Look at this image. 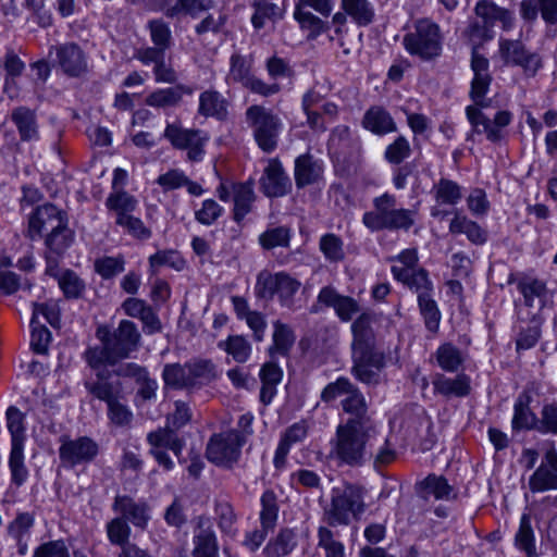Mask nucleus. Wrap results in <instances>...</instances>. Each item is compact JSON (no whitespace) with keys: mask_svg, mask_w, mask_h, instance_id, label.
Instances as JSON below:
<instances>
[{"mask_svg":"<svg viewBox=\"0 0 557 557\" xmlns=\"http://www.w3.org/2000/svg\"><path fill=\"white\" fill-rule=\"evenodd\" d=\"M184 94L191 95L193 89L185 85L161 88L149 94L145 103L153 108L175 107L181 102Z\"/></svg>","mask_w":557,"mask_h":557,"instance_id":"31","label":"nucleus"},{"mask_svg":"<svg viewBox=\"0 0 557 557\" xmlns=\"http://www.w3.org/2000/svg\"><path fill=\"white\" fill-rule=\"evenodd\" d=\"M223 212V207L215 200L206 199L202 201L201 207L195 211V220L205 226H210L222 216Z\"/></svg>","mask_w":557,"mask_h":557,"instance_id":"59","label":"nucleus"},{"mask_svg":"<svg viewBox=\"0 0 557 557\" xmlns=\"http://www.w3.org/2000/svg\"><path fill=\"white\" fill-rule=\"evenodd\" d=\"M106 206L115 211L116 218H121V214H131L136 209L137 200L126 191H119L107 198Z\"/></svg>","mask_w":557,"mask_h":557,"instance_id":"55","label":"nucleus"},{"mask_svg":"<svg viewBox=\"0 0 557 557\" xmlns=\"http://www.w3.org/2000/svg\"><path fill=\"white\" fill-rule=\"evenodd\" d=\"M234 209L233 219L239 223L252 210L256 200L253 185L251 182L232 183Z\"/></svg>","mask_w":557,"mask_h":557,"instance_id":"28","label":"nucleus"},{"mask_svg":"<svg viewBox=\"0 0 557 557\" xmlns=\"http://www.w3.org/2000/svg\"><path fill=\"white\" fill-rule=\"evenodd\" d=\"M318 302L333 308L338 319L348 322L360 312L359 302L350 296L339 294L332 286H324L318 295Z\"/></svg>","mask_w":557,"mask_h":557,"instance_id":"18","label":"nucleus"},{"mask_svg":"<svg viewBox=\"0 0 557 557\" xmlns=\"http://www.w3.org/2000/svg\"><path fill=\"white\" fill-rule=\"evenodd\" d=\"M410 153L411 147L408 139L404 136H398L386 147L384 157L392 164H400L405 159L409 158Z\"/></svg>","mask_w":557,"mask_h":557,"instance_id":"64","label":"nucleus"},{"mask_svg":"<svg viewBox=\"0 0 557 557\" xmlns=\"http://www.w3.org/2000/svg\"><path fill=\"white\" fill-rule=\"evenodd\" d=\"M294 17L299 23L300 28L308 32V39H315L330 28L327 22L308 10H295Z\"/></svg>","mask_w":557,"mask_h":557,"instance_id":"39","label":"nucleus"},{"mask_svg":"<svg viewBox=\"0 0 557 557\" xmlns=\"http://www.w3.org/2000/svg\"><path fill=\"white\" fill-rule=\"evenodd\" d=\"M188 363L189 386L201 387L219 377L216 366L208 359H196Z\"/></svg>","mask_w":557,"mask_h":557,"instance_id":"32","label":"nucleus"},{"mask_svg":"<svg viewBox=\"0 0 557 557\" xmlns=\"http://www.w3.org/2000/svg\"><path fill=\"white\" fill-rule=\"evenodd\" d=\"M432 383L435 393L447 398L466 397L471 391L470 377L465 373L458 374L453 379L437 373Z\"/></svg>","mask_w":557,"mask_h":557,"instance_id":"24","label":"nucleus"},{"mask_svg":"<svg viewBox=\"0 0 557 557\" xmlns=\"http://www.w3.org/2000/svg\"><path fill=\"white\" fill-rule=\"evenodd\" d=\"M516 545L529 557L535 555L534 533L531 525V518L523 513L520 519V525L515 537Z\"/></svg>","mask_w":557,"mask_h":557,"instance_id":"52","label":"nucleus"},{"mask_svg":"<svg viewBox=\"0 0 557 557\" xmlns=\"http://www.w3.org/2000/svg\"><path fill=\"white\" fill-rule=\"evenodd\" d=\"M260 524L274 530L278 516L277 498L273 491L267 490L261 496Z\"/></svg>","mask_w":557,"mask_h":557,"instance_id":"50","label":"nucleus"},{"mask_svg":"<svg viewBox=\"0 0 557 557\" xmlns=\"http://www.w3.org/2000/svg\"><path fill=\"white\" fill-rule=\"evenodd\" d=\"M295 535L289 529L282 530L275 540L271 541L265 550L270 556L283 557L288 555L295 546Z\"/></svg>","mask_w":557,"mask_h":557,"instance_id":"54","label":"nucleus"},{"mask_svg":"<svg viewBox=\"0 0 557 557\" xmlns=\"http://www.w3.org/2000/svg\"><path fill=\"white\" fill-rule=\"evenodd\" d=\"M396 458V451L389 444L387 436L381 434L379 431V440L375 441V447L373 448L372 459L375 468L385 466L394 461Z\"/></svg>","mask_w":557,"mask_h":557,"instance_id":"61","label":"nucleus"},{"mask_svg":"<svg viewBox=\"0 0 557 557\" xmlns=\"http://www.w3.org/2000/svg\"><path fill=\"white\" fill-rule=\"evenodd\" d=\"M436 361L446 372H456L463 362L459 348L450 343L441 345L435 352Z\"/></svg>","mask_w":557,"mask_h":557,"instance_id":"43","label":"nucleus"},{"mask_svg":"<svg viewBox=\"0 0 557 557\" xmlns=\"http://www.w3.org/2000/svg\"><path fill=\"white\" fill-rule=\"evenodd\" d=\"M403 44L410 55L423 61L434 60L442 53L441 28L430 18H420L416 21L413 30L404 36Z\"/></svg>","mask_w":557,"mask_h":557,"instance_id":"6","label":"nucleus"},{"mask_svg":"<svg viewBox=\"0 0 557 557\" xmlns=\"http://www.w3.org/2000/svg\"><path fill=\"white\" fill-rule=\"evenodd\" d=\"M147 442L151 449H170L178 458L180 462L182 450L185 445L184 441L177 436L175 430L169 425L166 428H159L147 435Z\"/></svg>","mask_w":557,"mask_h":557,"instance_id":"27","label":"nucleus"},{"mask_svg":"<svg viewBox=\"0 0 557 557\" xmlns=\"http://www.w3.org/2000/svg\"><path fill=\"white\" fill-rule=\"evenodd\" d=\"M106 532L110 544L122 547L129 542L131 527L120 515L106 524Z\"/></svg>","mask_w":557,"mask_h":557,"instance_id":"47","label":"nucleus"},{"mask_svg":"<svg viewBox=\"0 0 557 557\" xmlns=\"http://www.w3.org/2000/svg\"><path fill=\"white\" fill-rule=\"evenodd\" d=\"M230 64L231 67L226 78L227 82L240 83L244 86L252 76L250 74L249 61L240 54H233L231 57Z\"/></svg>","mask_w":557,"mask_h":557,"instance_id":"58","label":"nucleus"},{"mask_svg":"<svg viewBox=\"0 0 557 557\" xmlns=\"http://www.w3.org/2000/svg\"><path fill=\"white\" fill-rule=\"evenodd\" d=\"M319 247L325 259L331 262L342 261L345 257L343 240L333 233L323 235L320 238Z\"/></svg>","mask_w":557,"mask_h":557,"instance_id":"57","label":"nucleus"},{"mask_svg":"<svg viewBox=\"0 0 557 557\" xmlns=\"http://www.w3.org/2000/svg\"><path fill=\"white\" fill-rule=\"evenodd\" d=\"M198 114L205 117L224 120L227 115V101L216 90H205L199 95Z\"/></svg>","mask_w":557,"mask_h":557,"instance_id":"30","label":"nucleus"},{"mask_svg":"<svg viewBox=\"0 0 557 557\" xmlns=\"http://www.w3.org/2000/svg\"><path fill=\"white\" fill-rule=\"evenodd\" d=\"M362 126L371 133L383 136L397 131L392 115L382 107L374 106L368 109L362 119Z\"/></svg>","mask_w":557,"mask_h":557,"instance_id":"25","label":"nucleus"},{"mask_svg":"<svg viewBox=\"0 0 557 557\" xmlns=\"http://www.w3.org/2000/svg\"><path fill=\"white\" fill-rule=\"evenodd\" d=\"M273 344L269 347V355L274 359L276 355L287 356L295 343V335L293 330L281 321L273 323Z\"/></svg>","mask_w":557,"mask_h":557,"instance_id":"34","label":"nucleus"},{"mask_svg":"<svg viewBox=\"0 0 557 557\" xmlns=\"http://www.w3.org/2000/svg\"><path fill=\"white\" fill-rule=\"evenodd\" d=\"M532 492L557 490V453L548 450L540 467L529 480Z\"/></svg>","mask_w":557,"mask_h":557,"instance_id":"20","label":"nucleus"},{"mask_svg":"<svg viewBox=\"0 0 557 557\" xmlns=\"http://www.w3.org/2000/svg\"><path fill=\"white\" fill-rule=\"evenodd\" d=\"M517 287L523 296L525 306L534 307L536 300L542 306L546 295V285L542 281L535 278L522 280Z\"/></svg>","mask_w":557,"mask_h":557,"instance_id":"45","label":"nucleus"},{"mask_svg":"<svg viewBox=\"0 0 557 557\" xmlns=\"http://www.w3.org/2000/svg\"><path fill=\"white\" fill-rule=\"evenodd\" d=\"M115 222L135 238L146 240L151 237V231L145 226L139 218L134 216L132 213L127 215L121 214V218H116Z\"/></svg>","mask_w":557,"mask_h":557,"instance_id":"63","label":"nucleus"},{"mask_svg":"<svg viewBox=\"0 0 557 557\" xmlns=\"http://www.w3.org/2000/svg\"><path fill=\"white\" fill-rule=\"evenodd\" d=\"M290 231L285 226L269 228L259 236V243L264 249L288 247Z\"/></svg>","mask_w":557,"mask_h":557,"instance_id":"53","label":"nucleus"},{"mask_svg":"<svg viewBox=\"0 0 557 557\" xmlns=\"http://www.w3.org/2000/svg\"><path fill=\"white\" fill-rule=\"evenodd\" d=\"M537 432L542 434L557 435V403L543 405L537 423Z\"/></svg>","mask_w":557,"mask_h":557,"instance_id":"60","label":"nucleus"},{"mask_svg":"<svg viewBox=\"0 0 557 557\" xmlns=\"http://www.w3.org/2000/svg\"><path fill=\"white\" fill-rule=\"evenodd\" d=\"M465 34L472 45L470 66L473 78L469 96L478 104L484 106L482 98L487 94L493 78L490 73V61L479 52V49L493 39L494 30L492 26L480 20L471 22Z\"/></svg>","mask_w":557,"mask_h":557,"instance_id":"3","label":"nucleus"},{"mask_svg":"<svg viewBox=\"0 0 557 557\" xmlns=\"http://www.w3.org/2000/svg\"><path fill=\"white\" fill-rule=\"evenodd\" d=\"M66 220L64 213L52 203L38 207L28 221V235L32 239L41 236L44 232L58 230Z\"/></svg>","mask_w":557,"mask_h":557,"instance_id":"17","label":"nucleus"},{"mask_svg":"<svg viewBox=\"0 0 557 557\" xmlns=\"http://www.w3.org/2000/svg\"><path fill=\"white\" fill-rule=\"evenodd\" d=\"M8 430L11 434V448L24 447L25 426L24 414L16 407L7 410Z\"/></svg>","mask_w":557,"mask_h":557,"instance_id":"44","label":"nucleus"},{"mask_svg":"<svg viewBox=\"0 0 557 557\" xmlns=\"http://www.w3.org/2000/svg\"><path fill=\"white\" fill-rule=\"evenodd\" d=\"M363 510L362 490L355 485H347L343 490L333 492L327 510L329 522L332 525H346L350 522V517H358Z\"/></svg>","mask_w":557,"mask_h":557,"instance_id":"10","label":"nucleus"},{"mask_svg":"<svg viewBox=\"0 0 557 557\" xmlns=\"http://www.w3.org/2000/svg\"><path fill=\"white\" fill-rule=\"evenodd\" d=\"M449 232L454 235H466L474 245H483L487 240L486 231L459 211L454 212V218L449 223Z\"/></svg>","mask_w":557,"mask_h":557,"instance_id":"26","label":"nucleus"},{"mask_svg":"<svg viewBox=\"0 0 557 557\" xmlns=\"http://www.w3.org/2000/svg\"><path fill=\"white\" fill-rule=\"evenodd\" d=\"M96 334L101 346L90 347L85 351L86 362L92 369L103 364L114 366L128 358L139 348L141 339L136 324L129 320H121L113 331L99 327Z\"/></svg>","mask_w":557,"mask_h":557,"instance_id":"2","label":"nucleus"},{"mask_svg":"<svg viewBox=\"0 0 557 557\" xmlns=\"http://www.w3.org/2000/svg\"><path fill=\"white\" fill-rule=\"evenodd\" d=\"M498 54L507 66H520L528 76H534L542 67L539 53L527 49L518 39L499 38Z\"/></svg>","mask_w":557,"mask_h":557,"instance_id":"13","label":"nucleus"},{"mask_svg":"<svg viewBox=\"0 0 557 557\" xmlns=\"http://www.w3.org/2000/svg\"><path fill=\"white\" fill-rule=\"evenodd\" d=\"M539 418L530 408V397L520 396L513 406L511 426L515 431L535 430L537 431Z\"/></svg>","mask_w":557,"mask_h":557,"instance_id":"33","label":"nucleus"},{"mask_svg":"<svg viewBox=\"0 0 557 557\" xmlns=\"http://www.w3.org/2000/svg\"><path fill=\"white\" fill-rule=\"evenodd\" d=\"M193 557H218V543L210 521L199 517L194 534Z\"/></svg>","mask_w":557,"mask_h":557,"instance_id":"21","label":"nucleus"},{"mask_svg":"<svg viewBox=\"0 0 557 557\" xmlns=\"http://www.w3.org/2000/svg\"><path fill=\"white\" fill-rule=\"evenodd\" d=\"M53 53V66L67 77L78 78L88 73V57L78 44L71 41L54 45L50 48L49 55Z\"/></svg>","mask_w":557,"mask_h":557,"instance_id":"12","label":"nucleus"},{"mask_svg":"<svg viewBox=\"0 0 557 557\" xmlns=\"http://www.w3.org/2000/svg\"><path fill=\"white\" fill-rule=\"evenodd\" d=\"M342 407L346 413L351 416L347 420L373 421L368 416V405L366 398L356 385L352 387V391L346 396V398L343 399Z\"/></svg>","mask_w":557,"mask_h":557,"instance_id":"38","label":"nucleus"},{"mask_svg":"<svg viewBox=\"0 0 557 557\" xmlns=\"http://www.w3.org/2000/svg\"><path fill=\"white\" fill-rule=\"evenodd\" d=\"M152 44L164 50L171 48L173 44L172 32L166 22L162 18H153L147 23Z\"/></svg>","mask_w":557,"mask_h":557,"instance_id":"51","label":"nucleus"},{"mask_svg":"<svg viewBox=\"0 0 557 557\" xmlns=\"http://www.w3.org/2000/svg\"><path fill=\"white\" fill-rule=\"evenodd\" d=\"M265 196L283 197L292 189V182L277 160H271L260 180Z\"/></svg>","mask_w":557,"mask_h":557,"instance_id":"19","label":"nucleus"},{"mask_svg":"<svg viewBox=\"0 0 557 557\" xmlns=\"http://www.w3.org/2000/svg\"><path fill=\"white\" fill-rule=\"evenodd\" d=\"M418 306L424 319L425 327L431 332H436L441 321V312L432 294L418 296Z\"/></svg>","mask_w":557,"mask_h":557,"instance_id":"46","label":"nucleus"},{"mask_svg":"<svg viewBox=\"0 0 557 557\" xmlns=\"http://www.w3.org/2000/svg\"><path fill=\"white\" fill-rule=\"evenodd\" d=\"M124 258L102 257L95 261V271L104 280L114 277L124 271Z\"/></svg>","mask_w":557,"mask_h":557,"instance_id":"62","label":"nucleus"},{"mask_svg":"<svg viewBox=\"0 0 557 557\" xmlns=\"http://www.w3.org/2000/svg\"><path fill=\"white\" fill-rule=\"evenodd\" d=\"M432 193L437 205L456 206L462 198L461 186L449 178H440Z\"/></svg>","mask_w":557,"mask_h":557,"instance_id":"37","label":"nucleus"},{"mask_svg":"<svg viewBox=\"0 0 557 557\" xmlns=\"http://www.w3.org/2000/svg\"><path fill=\"white\" fill-rule=\"evenodd\" d=\"M372 202L373 210L362 216L363 225L371 232L409 231L416 223L417 210L396 208L397 199L389 193L375 197Z\"/></svg>","mask_w":557,"mask_h":557,"instance_id":"4","label":"nucleus"},{"mask_svg":"<svg viewBox=\"0 0 557 557\" xmlns=\"http://www.w3.org/2000/svg\"><path fill=\"white\" fill-rule=\"evenodd\" d=\"M301 283L285 272L275 274L262 272L257 277L256 295L262 299H271L277 295L281 306L292 308L294 296Z\"/></svg>","mask_w":557,"mask_h":557,"instance_id":"9","label":"nucleus"},{"mask_svg":"<svg viewBox=\"0 0 557 557\" xmlns=\"http://www.w3.org/2000/svg\"><path fill=\"white\" fill-rule=\"evenodd\" d=\"M484 106L478 104L473 101L474 106L466 108L467 119L472 127L471 133L467 139H471L473 135H485L486 139L491 143H499L505 137V128L511 123L512 114L507 110L496 112L493 119L486 116L481 108L488 107V102L482 98Z\"/></svg>","mask_w":557,"mask_h":557,"instance_id":"7","label":"nucleus"},{"mask_svg":"<svg viewBox=\"0 0 557 557\" xmlns=\"http://www.w3.org/2000/svg\"><path fill=\"white\" fill-rule=\"evenodd\" d=\"M98 451V444L88 436H81L75 440L63 438L59 448L61 460L72 467L92 461Z\"/></svg>","mask_w":557,"mask_h":557,"instance_id":"15","label":"nucleus"},{"mask_svg":"<svg viewBox=\"0 0 557 557\" xmlns=\"http://www.w3.org/2000/svg\"><path fill=\"white\" fill-rule=\"evenodd\" d=\"M323 175V164L311 154L305 153L295 160V183L298 188L318 183Z\"/></svg>","mask_w":557,"mask_h":557,"instance_id":"22","label":"nucleus"},{"mask_svg":"<svg viewBox=\"0 0 557 557\" xmlns=\"http://www.w3.org/2000/svg\"><path fill=\"white\" fill-rule=\"evenodd\" d=\"M219 347L224 349L239 363L246 362L251 354V345L242 335L228 336L226 341L219 343Z\"/></svg>","mask_w":557,"mask_h":557,"instance_id":"48","label":"nucleus"},{"mask_svg":"<svg viewBox=\"0 0 557 557\" xmlns=\"http://www.w3.org/2000/svg\"><path fill=\"white\" fill-rule=\"evenodd\" d=\"M420 488L423 497L430 495L436 499H450L453 494V486L448 484L444 476L430 474L422 482H420Z\"/></svg>","mask_w":557,"mask_h":557,"instance_id":"40","label":"nucleus"},{"mask_svg":"<svg viewBox=\"0 0 557 557\" xmlns=\"http://www.w3.org/2000/svg\"><path fill=\"white\" fill-rule=\"evenodd\" d=\"M245 120L258 147L267 153L274 151L283 129L282 119L272 109L252 104L247 108Z\"/></svg>","mask_w":557,"mask_h":557,"instance_id":"5","label":"nucleus"},{"mask_svg":"<svg viewBox=\"0 0 557 557\" xmlns=\"http://www.w3.org/2000/svg\"><path fill=\"white\" fill-rule=\"evenodd\" d=\"M164 384L174 389L190 388L188 363H169L165 364L162 372Z\"/></svg>","mask_w":557,"mask_h":557,"instance_id":"42","label":"nucleus"},{"mask_svg":"<svg viewBox=\"0 0 557 557\" xmlns=\"http://www.w3.org/2000/svg\"><path fill=\"white\" fill-rule=\"evenodd\" d=\"M11 121L16 126L21 140L30 141L39 138L35 111L27 107H17L11 113Z\"/></svg>","mask_w":557,"mask_h":557,"instance_id":"29","label":"nucleus"},{"mask_svg":"<svg viewBox=\"0 0 557 557\" xmlns=\"http://www.w3.org/2000/svg\"><path fill=\"white\" fill-rule=\"evenodd\" d=\"M374 315L371 312H362L351 324L352 343L351 351L362 349H375V337L372 330Z\"/></svg>","mask_w":557,"mask_h":557,"instance_id":"23","label":"nucleus"},{"mask_svg":"<svg viewBox=\"0 0 557 557\" xmlns=\"http://www.w3.org/2000/svg\"><path fill=\"white\" fill-rule=\"evenodd\" d=\"M112 510L139 530H146L151 519L149 505L127 495H116L112 503Z\"/></svg>","mask_w":557,"mask_h":557,"instance_id":"16","label":"nucleus"},{"mask_svg":"<svg viewBox=\"0 0 557 557\" xmlns=\"http://www.w3.org/2000/svg\"><path fill=\"white\" fill-rule=\"evenodd\" d=\"M11 480L16 486L25 483L28 471L24 465V447L11 448L9 457Z\"/></svg>","mask_w":557,"mask_h":557,"instance_id":"56","label":"nucleus"},{"mask_svg":"<svg viewBox=\"0 0 557 557\" xmlns=\"http://www.w3.org/2000/svg\"><path fill=\"white\" fill-rule=\"evenodd\" d=\"M379 429L374 421L346 420L330 441L329 458L338 467L358 468L372 459Z\"/></svg>","mask_w":557,"mask_h":557,"instance_id":"1","label":"nucleus"},{"mask_svg":"<svg viewBox=\"0 0 557 557\" xmlns=\"http://www.w3.org/2000/svg\"><path fill=\"white\" fill-rule=\"evenodd\" d=\"M255 12L251 16V23L256 29H261L267 20H280L283 16L282 9L268 0H257L252 3Z\"/></svg>","mask_w":557,"mask_h":557,"instance_id":"41","label":"nucleus"},{"mask_svg":"<svg viewBox=\"0 0 557 557\" xmlns=\"http://www.w3.org/2000/svg\"><path fill=\"white\" fill-rule=\"evenodd\" d=\"M163 137L174 149L186 151L188 162H200L206 154V145L210 137L208 133L196 128H185L181 122L168 123Z\"/></svg>","mask_w":557,"mask_h":557,"instance_id":"8","label":"nucleus"},{"mask_svg":"<svg viewBox=\"0 0 557 557\" xmlns=\"http://www.w3.org/2000/svg\"><path fill=\"white\" fill-rule=\"evenodd\" d=\"M73 233L65 220L58 230H51L46 238V245L55 255H62L72 244Z\"/></svg>","mask_w":557,"mask_h":557,"instance_id":"49","label":"nucleus"},{"mask_svg":"<svg viewBox=\"0 0 557 557\" xmlns=\"http://www.w3.org/2000/svg\"><path fill=\"white\" fill-rule=\"evenodd\" d=\"M245 438L237 430L213 435L207 445V458L216 466L231 467L237 462Z\"/></svg>","mask_w":557,"mask_h":557,"instance_id":"11","label":"nucleus"},{"mask_svg":"<svg viewBox=\"0 0 557 557\" xmlns=\"http://www.w3.org/2000/svg\"><path fill=\"white\" fill-rule=\"evenodd\" d=\"M352 375L364 384H377L385 367V355L377 349L351 351Z\"/></svg>","mask_w":557,"mask_h":557,"instance_id":"14","label":"nucleus"},{"mask_svg":"<svg viewBox=\"0 0 557 557\" xmlns=\"http://www.w3.org/2000/svg\"><path fill=\"white\" fill-rule=\"evenodd\" d=\"M85 387L89 394L99 400L107 404H111L121 396L120 384H113L107 381L103 373H97V380L85 382Z\"/></svg>","mask_w":557,"mask_h":557,"instance_id":"35","label":"nucleus"},{"mask_svg":"<svg viewBox=\"0 0 557 557\" xmlns=\"http://www.w3.org/2000/svg\"><path fill=\"white\" fill-rule=\"evenodd\" d=\"M341 8L359 26H368L374 20V8L369 0H341Z\"/></svg>","mask_w":557,"mask_h":557,"instance_id":"36","label":"nucleus"}]
</instances>
